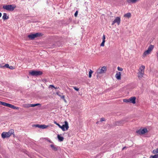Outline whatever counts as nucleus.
Masks as SVG:
<instances>
[{
	"label": "nucleus",
	"mask_w": 158,
	"mask_h": 158,
	"mask_svg": "<svg viewBox=\"0 0 158 158\" xmlns=\"http://www.w3.org/2000/svg\"><path fill=\"white\" fill-rule=\"evenodd\" d=\"M106 71V67L103 66L101 68H99L97 69L95 73V74L96 75L97 78H100L102 76L103 74L105 73Z\"/></svg>",
	"instance_id": "nucleus-1"
},
{
	"label": "nucleus",
	"mask_w": 158,
	"mask_h": 158,
	"mask_svg": "<svg viewBox=\"0 0 158 158\" xmlns=\"http://www.w3.org/2000/svg\"><path fill=\"white\" fill-rule=\"evenodd\" d=\"M15 5H5L3 6V8L8 11H12L16 8Z\"/></svg>",
	"instance_id": "nucleus-2"
},
{
	"label": "nucleus",
	"mask_w": 158,
	"mask_h": 158,
	"mask_svg": "<svg viewBox=\"0 0 158 158\" xmlns=\"http://www.w3.org/2000/svg\"><path fill=\"white\" fill-rule=\"evenodd\" d=\"M145 68V66L143 65L141 66L139 68V71L138 73V75L139 78H141L143 77L144 73Z\"/></svg>",
	"instance_id": "nucleus-3"
},
{
	"label": "nucleus",
	"mask_w": 158,
	"mask_h": 158,
	"mask_svg": "<svg viewBox=\"0 0 158 158\" xmlns=\"http://www.w3.org/2000/svg\"><path fill=\"white\" fill-rule=\"evenodd\" d=\"M154 48V46L152 45H150L148 48L147 50L145 51L143 54V57H145L146 55L149 54L152 51Z\"/></svg>",
	"instance_id": "nucleus-4"
},
{
	"label": "nucleus",
	"mask_w": 158,
	"mask_h": 158,
	"mask_svg": "<svg viewBox=\"0 0 158 158\" xmlns=\"http://www.w3.org/2000/svg\"><path fill=\"white\" fill-rule=\"evenodd\" d=\"M29 74L32 76H38L41 75L42 72L40 71L33 70L30 72Z\"/></svg>",
	"instance_id": "nucleus-5"
},
{
	"label": "nucleus",
	"mask_w": 158,
	"mask_h": 158,
	"mask_svg": "<svg viewBox=\"0 0 158 158\" xmlns=\"http://www.w3.org/2000/svg\"><path fill=\"white\" fill-rule=\"evenodd\" d=\"M41 35V34L40 33H37L34 34H31L28 35V37L32 40L34 38Z\"/></svg>",
	"instance_id": "nucleus-6"
},
{
	"label": "nucleus",
	"mask_w": 158,
	"mask_h": 158,
	"mask_svg": "<svg viewBox=\"0 0 158 158\" xmlns=\"http://www.w3.org/2000/svg\"><path fill=\"white\" fill-rule=\"evenodd\" d=\"M65 124L63 125L62 126H60V128L63 131H65V129L66 130H68L69 128V124L67 121H65Z\"/></svg>",
	"instance_id": "nucleus-7"
},
{
	"label": "nucleus",
	"mask_w": 158,
	"mask_h": 158,
	"mask_svg": "<svg viewBox=\"0 0 158 158\" xmlns=\"http://www.w3.org/2000/svg\"><path fill=\"white\" fill-rule=\"evenodd\" d=\"M41 105L39 103L35 104H24L23 105V106L25 108H29L30 107H34Z\"/></svg>",
	"instance_id": "nucleus-8"
},
{
	"label": "nucleus",
	"mask_w": 158,
	"mask_h": 158,
	"mask_svg": "<svg viewBox=\"0 0 158 158\" xmlns=\"http://www.w3.org/2000/svg\"><path fill=\"white\" fill-rule=\"evenodd\" d=\"M148 130L146 128H144L143 129H140L137 131V133L139 135L143 134L147 132Z\"/></svg>",
	"instance_id": "nucleus-9"
},
{
	"label": "nucleus",
	"mask_w": 158,
	"mask_h": 158,
	"mask_svg": "<svg viewBox=\"0 0 158 158\" xmlns=\"http://www.w3.org/2000/svg\"><path fill=\"white\" fill-rule=\"evenodd\" d=\"M11 135V134H9V133L6 132H3L2 134V137L3 139L6 138H8Z\"/></svg>",
	"instance_id": "nucleus-10"
},
{
	"label": "nucleus",
	"mask_w": 158,
	"mask_h": 158,
	"mask_svg": "<svg viewBox=\"0 0 158 158\" xmlns=\"http://www.w3.org/2000/svg\"><path fill=\"white\" fill-rule=\"evenodd\" d=\"M136 98L135 97H132L130 98L129 99L130 102L132 103L133 104L135 103Z\"/></svg>",
	"instance_id": "nucleus-11"
},
{
	"label": "nucleus",
	"mask_w": 158,
	"mask_h": 158,
	"mask_svg": "<svg viewBox=\"0 0 158 158\" xmlns=\"http://www.w3.org/2000/svg\"><path fill=\"white\" fill-rule=\"evenodd\" d=\"M121 74L120 72H118L116 73V74L115 75V77L118 80H120L121 79Z\"/></svg>",
	"instance_id": "nucleus-12"
},
{
	"label": "nucleus",
	"mask_w": 158,
	"mask_h": 158,
	"mask_svg": "<svg viewBox=\"0 0 158 158\" xmlns=\"http://www.w3.org/2000/svg\"><path fill=\"white\" fill-rule=\"evenodd\" d=\"M120 22V19L119 17H117L114 20V23H117L118 25H119Z\"/></svg>",
	"instance_id": "nucleus-13"
},
{
	"label": "nucleus",
	"mask_w": 158,
	"mask_h": 158,
	"mask_svg": "<svg viewBox=\"0 0 158 158\" xmlns=\"http://www.w3.org/2000/svg\"><path fill=\"white\" fill-rule=\"evenodd\" d=\"M7 107H9L13 109H18L19 108L15 106H14L9 103H7Z\"/></svg>",
	"instance_id": "nucleus-14"
},
{
	"label": "nucleus",
	"mask_w": 158,
	"mask_h": 158,
	"mask_svg": "<svg viewBox=\"0 0 158 158\" xmlns=\"http://www.w3.org/2000/svg\"><path fill=\"white\" fill-rule=\"evenodd\" d=\"M139 0H127V2L129 3H136L137 1Z\"/></svg>",
	"instance_id": "nucleus-15"
},
{
	"label": "nucleus",
	"mask_w": 158,
	"mask_h": 158,
	"mask_svg": "<svg viewBox=\"0 0 158 158\" xmlns=\"http://www.w3.org/2000/svg\"><path fill=\"white\" fill-rule=\"evenodd\" d=\"M9 18V17L7 15V14L5 13H4L2 16V19L4 20H6Z\"/></svg>",
	"instance_id": "nucleus-16"
},
{
	"label": "nucleus",
	"mask_w": 158,
	"mask_h": 158,
	"mask_svg": "<svg viewBox=\"0 0 158 158\" xmlns=\"http://www.w3.org/2000/svg\"><path fill=\"white\" fill-rule=\"evenodd\" d=\"M57 138L59 140V141L60 142L64 140V138L62 136H61L59 135H58Z\"/></svg>",
	"instance_id": "nucleus-17"
},
{
	"label": "nucleus",
	"mask_w": 158,
	"mask_h": 158,
	"mask_svg": "<svg viewBox=\"0 0 158 158\" xmlns=\"http://www.w3.org/2000/svg\"><path fill=\"white\" fill-rule=\"evenodd\" d=\"M124 16L126 17L129 18L131 16V14L130 13H127L124 15Z\"/></svg>",
	"instance_id": "nucleus-18"
},
{
	"label": "nucleus",
	"mask_w": 158,
	"mask_h": 158,
	"mask_svg": "<svg viewBox=\"0 0 158 158\" xmlns=\"http://www.w3.org/2000/svg\"><path fill=\"white\" fill-rule=\"evenodd\" d=\"M51 147L52 148V149L54 151H56L57 150V148L53 144H51L50 145Z\"/></svg>",
	"instance_id": "nucleus-19"
},
{
	"label": "nucleus",
	"mask_w": 158,
	"mask_h": 158,
	"mask_svg": "<svg viewBox=\"0 0 158 158\" xmlns=\"http://www.w3.org/2000/svg\"><path fill=\"white\" fill-rule=\"evenodd\" d=\"M6 67V68H9L10 66L8 64H6L4 65V66H1L0 65V68H3V67Z\"/></svg>",
	"instance_id": "nucleus-20"
},
{
	"label": "nucleus",
	"mask_w": 158,
	"mask_h": 158,
	"mask_svg": "<svg viewBox=\"0 0 158 158\" xmlns=\"http://www.w3.org/2000/svg\"><path fill=\"white\" fill-rule=\"evenodd\" d=\"M150 158H158V154L154 156H150Z\"/></svg>",
	"instance_id": "nucleus-21"
},
{
	"label": "nucleus",
	"mask_w": 158,
	"mask_h": 158,
	"mask_svg": "<svg viewBox=\"0 0 158 158\" xmlns=\"http://www.w3.org/2000/svg\"><path fill=\"white\" fill-rule=\"evenodd\" d=\"M48 127V126H46L45 125H41V128L45 129Z\"/></svg>",
	"instance_id": "nucleus-22"
},
{
	"label": "nucleus",
	"mask_w": 158,
	"mask_h": 158,
	"mask_svg": "<svg viewBox=\"0 0 158 158\" xmlns=\"http://www.w3.org/2000/svg\"><path fill=\"white\" fill-rule=\"evenodd\" d=\"M153 153L155 154L157 153H158V148L153 151Z\"/></svg>",
	"instance_id": "nucleus-23"
},
{
	"label": "nucleus",
	"mask_w": 158,
	"mask_h": 158,
	"mask_svg": "<svg viewBox=\"0 0 158 158\" xmlns=\"http://www.w3.org/2000/svg\"><path fill=\"white\" fill-rule=\"evenodd\" d=\"M93 73V71L91 69L90 70L89 72V77L90 78L91 77V75L92 73Z\"/></svg>",
	"instance_id": "nucleus-24"
},
{
	"label": "nucleus",
	"mask_w": 158,
	"mask_h": 158,
	"mask_svg": "<svg viewBox=\"0 0 158 158\" xmlns=\"http://www.w3.org/2000/svg\"><path fill=\"white\" fill-rule=\"evenodd\" d=\"M8 132L9 133V134H10L11 135L14 133V130L13 129H11L9 131V132Z\"/></svg>",
	"instance_id": "nucleus-25"
},
{
	"label": "nucleus",
	"mask_w": 158,
	"mask_h": 158,
	"mask_svg": "<svg viewBox=\"0 0 158 158\" xmlns=\"http://www.w3.org/2000/svg\"><path fill=\"white\" fill-rule=\"evenodd\" d=\"M7 103H6L5 102H2V104H1L2 105L4 106H7Z\"/></svg>",
	"instance_id": "nucleus-26"
},
{
	"label": "nucleus",
	"mask_w": 158,
	"mask_h": 158,
	"mask_svg": "<svg viewBox=\"0 0 158 158\" xmlns=\"http://www.w3.org/2000/svg\"><path fill=\"white\" fill-rule=\"evenodd\" d=\"M123 101L124 102H130L129 99H124L123 100Z\"/></svg>",
	"instance_id": "nucleus-27"
},
{
	"label": "nucleus",
	"mask_w": 158,
	"mask_h": 158,
	"mask_svg": "<svg viewBox=\"0 0 158 158\" xmlns=\"http://www.w3.org/2000/svg\"><path fill=\"white\" fill-rule=\"evenodd\" d=\"M105 42V41L103 40L102 43L101 44L100 46H104V43Z\"/></svg>",
	"instance_id": "nucleus-28"
},
{
	"label": "nucleus",
	"mask_w": 158,
	"mask_h": 158,
	"mask_svg": "<svg viewBox=\"0 0 158 158\" xmlns=\"http://www.w3.org/2000/svg\"><path fill=\"white\" fill-rule=\"evenodd\" d=\"M117 69L118 71H122L123 70V68H120L119 67H118Z\"/></svg>",
	"instance_id": "nucleus-29"
},
{
	"label": "nucleus",
	"mask_w": 158,
	"mask_h": 158,
	"mask_svg": "<svg viewBox=\"0 0 158 158\" xmlns=\"http://www.w3.org/2000/svg\"><path fill=\"white\" fill-rule=\"evenodd\" d=\"M64 95H63V96L62 97H61V98L65 102H66V100L65 99V98H64Z\"/></svg>",
	"instance_id": "nucleus-30"
},
{
	"label": "nucleus",
	"mask_w": 158,
	"mask_h": 158,
	"mask_svg": "<svg viewBox=\"0 0 158 158\" xmlns=\"http://www.w3.org/2000/svg\"><path fill=\"white\" fill-rule=\"evenodd\" d=\"M35 126L36 127H38V128H41V125H39V124H37V125H35Z\"/></svg>",
	"instance_id": "nucleus-31"
},
{
	"label": "nucleus",
	"mask_w": 158,
	"mask_h": 158,
	"mask_svg": "<svg viewBox=\"0 0 158 158\" xmlns=\"http://www.w3.org/2000/svg\"><path fill=\"white\" fill-rule=\"evenodd\" d=\"M54 123L57 125L59 127H60V125L59 123H57L56 121L54 122Z\"/></svg>",
	"instance_id": "nucleus-32"
},
{
	"label": "nucleus",
	"mask_w": 158,
	"mask_h": 158,
	"mask_svg": "<svg viewBox=\"0 0 158 158\" xmlns=\"http://www.w3.org/2000/svg\"><path fill=\"white\" fill-rule=\"evenodd\" d=\"M73 87L74 89L75 90H76L77 91H78L79 90V89L77 88L76 87Z\"/></svg>",
	"instance_id": "nucleus-33"
},
{
	"label": "nucleus",
	"mask_w": 158,
	"mask_h": 158,
	"mask_svg": "<svg viewBox=\"0 0 158 158\" xmlns=\"http://www.w3.org/2000/svg\"><path fill=\"white\" fill-rule=\"evenodd\" d=\"M15 67L13 66H10L9 69H15Z\"/></svg>",
	"instance_id": "nucleus-34"
},
{
	"label": "nucleus",
	"mask_w": 158,
	"mask_h": 158,
	"mask_svg": "<svg viewBox=\"0 0 158 158\" xmlns=\"http://www.w3.org/2000/svg\"><path fill=\"white\" fill-rule=\"evenodd\" d=\"M78 14V11H77L74 14V15L75 17H77Z\"/></svg>",
	"instance_id": "nucleus-35"
},
{
	"label": "nucleus",
	"mask_w": 158,
	"mask_h": 158,
	"mask_svg": "<svg viewBox=\"0 0 158 158\" xmlns=\"http://www.w3.org/2000/svg\"><path fill=\"white\" fill-rule=\"evenodd\" d=\"M60 93V92L59 91H58L56 93V94L59 96H60V94H59Z\"/></svg>",
	"instance_id": "nucleus-36"
},
{
	"label": "nucleus",
	"mask_w": 158,
	"mask_h": 158,
	"mask_svg": "<svg viewBox=\"0 0 158 158\" xmlns=\"http://www.w3.org/2000/svg\"><path fill=\"white\" fill-rule=\"evenodd\" d=\"M51 87H53L54 88L55 86H54L53 85H50L49 86V88H51Z\"/></svg>",
	"instance_id": "nucleus-37"
},
{
	"label": "nucleus",
	"mask_w": 158,
	"mask_h": 158,
	"mask_svg": "<svg viewBox=\"0 0 158 158\" xmlns=\"http://www.w3.org/2000/svg\"><path fill=\"white\" fill-rule=\"evenodd\" d=\"M102 39H103V40L105 41V36L104 35H103Z\"/></svg>",
	"instance_id": "nucleus-38"
},
{
	"label": "nucleus",
	"mask_w": 158,
	"mask_h": 158,
	"mask_svg": "<svg viewBox=\"0 0 158 158\" xmlns=\"http://www.w3.org/2000/svg\"><path fill=\"white\" fill-rule=\"evenodd\" d=\"M104 120H105V119L104 118H101V120H100L101 122H102V121H104Z\"/></svg>",
	"instance_id": "nucleus-39"
},
{
	"label": "nucleus",
	"mask_w": 158,
	"mask_h": 158,
	"mask_svg": "<svg viewBox=\"0 0 158 158\" xmlns=\"http://www.w3.org/2000/svg\"><path fill=\"white\" fill-rule=\"evenodd\" d=\"M59 87H54V88H55V89H59Z\"/></svg>",
	"instance_id": "nucleus-40"
},
{
	"label": "nucleus",
	"mask_w": 158,
	"mask_h": 158,
	"mask_svg": "<svg viewBox=\"0 0 158 158\" xmlns=\"http://www.w3.org/2000/svg\"><path fill=\"white\" fill-rule=\"evenodd\" d=\"M2 14L0 12V17H1L2 16Z\"/></svg>",
	"instance_id": "nucleus-41"
},
{
	"label": "nucleus",
	"mask_w": 158,
	"mask_h": 158,
	"mask_svg": "<svg viewBox=\"0 0 158 158\" xmlns=\"http://www.w3.org/2000/svg\"><path fill=\"white\" fill-rule=\"evenodd\" d=\"M115 23H114V21H113L112 23V25H113Z\"/></svg>",
	"instance_id": "nucleus-42"
},
{
	"label": "nucleus",
	"mask_w": 158,
	"mask_h": 158,
	"mask_svg": "<svg viewBox=\"0 0 158 158\" xmlns=\"http://www.w3.org/2000/svg\"><path fill=\"white\" fill-rule=\"evenodd\" d=\"M125 148H126V147H123V148L122 150H124V149Z\"/></svg>",
	"instance_id": "nucleus-43"
},
{
	"label": "nucleus",
	"mask_w": 158,
	"mask_h": 158,
	"mask_svg": "<svg viewBox=\"0 0 158 158\" xmlns=\"http://www.w3.org/2000/svg\"><path fill=\"white\" fill-rule=\"evenodd\" d=\"M63 96H62L60 94V96H59L60 97V98H61V97H62Z\"/></svg>",
	"instance_id": "nucleus-44"
},
{
	"label": "nucleus",
	"mask_w": 158,
	"mask_h": 158,
	"mask_svg": "<svg viewBox=\"0 0 158 158\" xmlns=\"http://www.w3.org/2000/svg\"><path fill=\"white\" fill-rule=\"evenodd\" d=\"M2 102H1V101H0V105H1V104H2Z\"/></svg>",
	"instance_id": "nucleus-45"
},
{
	"label": "nucleus",
	"mask_w": 158,
	"mask_h": 158,
	"mask_svg": "<svg viewBox=\"0 0 158 158\" xmlns=\"http://www.w3.org/2000/svg\"><path fill=\"white\" fill-rule=\"evenodd\" d=\"M157 57L158 58V52L157 53Z\"/></svg>",
	"instance_id": "nucleus-46"
}]
</instances>
